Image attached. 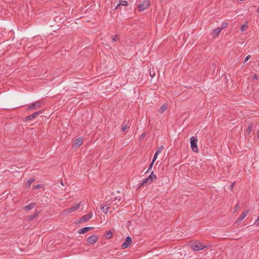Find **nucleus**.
I'll return each instance as SVG.
<instances>
[{
	"instance_id": "34",
	"label": "nucleus",
	"mask_w": 259,
	"mask_h": 259,
	"mask_svg": "<svg viewBox=\"0 0 259 259\" xmlns=\"http://www.w3.org/2000/svg\"><path fill=\"white\" fill-rule=\"evenodd\" d=\"M255 224L257 225V226H259V215H258V217H257L256 221H255Z\"/></svg>"
},
{
	"instance_id": "12",
	"label": "nucleus",
	"mask_w": 259,
	"mask_h": 259,
	"mask_svg": "<svg viewBox=\"0 0 259 259\" xmlns=\"http://www.w3.org/2000/svg\"><path fill=\"white\" fill-rule=\"evenodd\" d=\"M92 229H93V228H92V227H84V228H81V229L78 230V233L80 234H84Z\"/></svg>"
},
{
	"instance_id": "38",
	"label": "nucleus",
	"mask_w": 259,
	"mask_h": 259,
	"mask_svg": "<svg viewBox=\"0 0 259 259\" xmlns=\"http://www.w3.org/2000/svg\"><path fill=\"white\" fill-rule=\"evenodd\" d=\"M239 208V205H236L235 207H234V210L235 211H237V209H238Z\"/></svg>"
},
{
	"instance_id": "3",
	"label": "nucleus",
	"mask_w": 259,
	"mask_h": 259,
	"mask_svg": "<svg viewBox=\"0 0 259 259\" xmlns=\"http://www.w3.org/2000/svg\"><path fill=\"white\" fill-rule=\"evenodd\" d=\"M198 140L197 138L192 137L190 138V144L192 150L194 152H198L199 149L197 146Z\"/></svg>"
},
{
	"instance_id": "4",
	"label": "nucleus",
	"mask_w": 259,
	"mask_h": 259,
	"mask_svg": "<svg viewBox=\"0 0 259 259\" xmlns=\"http://www.w3.org/2000/svg\"><path fill=\"white\" fill-rule=\"evenodd\" d=\"M81 205V202L66 209L63 210V214H67L77 210Z\"/></svg>"
},
{
	"instance_id": "8",
	"label": "nucleus",
	"mask_w": 259,
	"mask_h": 259,
	"mask_svg": "<svg viewBox=\"0 0 259 259\" xmlns=\"http://www.w3.org/2000/svg\"><path fill=\"white\" fill-rule=\"evenodd\" d=\"M98 236L94 234L88 238L87 241L90 244H94L98 240Z\"/></svg>"
},
{
	"instance_id": "17",
	"label": "nucleus",
	"mask_w": 259,
	"mask_h": 259,
	"mask_svg": "<svg viewBox=\"0 0 259 259\" xmlns=\"http://www.w3.org/2000/svg\"><path fill=\"white\" fill-rule=\"evenodd\" d=\"M38 213H39V212L36 211L34 214L30 215L29 216H28V221H32L34 219H35L38 215Z\"/></svg>"
},
{
	"instance_id": "22",
	"label": "nucleus",
	"mask_w": 259,
	"mask_h": 259,
	"mask_svg": "<svg viewBox=\"0 0 259 259\" xmlns=\"http://www.w3.org/2000/svg\"><path fill=\"white\" fill-rule=\"evenodd\" d=\"M252 125L251 124H250L248 127H247V128L246 130V132L249 135L250 134V133L252 131Z\"/></svg>"
},
{
	"instance_id": "15",
	"label": "nucleus",
	"mask_w": 259,
	"mask_h": 259,
	"mask_svg": "<svg viewBox=\"0 0 259 259\" xmlns=\"http://www.w3.org/2000/svg\"><path fill=\"white\" fill-rule=\"evenodd\" d=\"M83 139L81 138H78L74 140V145L75 146H79L82 143Z\"/></svg>"
},
{
	"instance_id": "36",
	"label": "nucleus",
	"mask_w": 259,
	"mask_h": 259,
	"mask_svg": "<svg viewBox=\"0 0 259 259\" xmlns=\"http://www.w3.org/2000/svg\"><path fill=\"white\" fill-rule=\"evenodd\" d=\"M150 75L151 76V77H154L155 75V73L154 72L153 73H152L151 72H150Z\"/></svg>"
},
{
	"instance_id": "29",
	"label": "nucleus",
	"mask_w": 259,
	"mask_h": 259,
	"mask_svg": "<svg viewBox=\"0 0 259 259\" xmlns=\"http://www.w3.org/2000/svg\"><path fill=\"white\" fill-rule=\"evenodd\" d=\"M42 187H41V185H34L33 186V188L34 189H40Z\"/></svg>"
},
{
	"instance_id": "33",
	"label": "nucleus",
	"mask_w": 259,
	"mask_h": 259,
	"mask_svg": "<svg viewBox=\"0 0 259 259\" xmlns=\"http://www.w3.org/2000/svg\"><path fill=\"white\" fill-rule=\"evenodd\" d=\"M146 136V133H143L140 136V139H143Z\"/></svg>"
},
{
	"instance_id": "32",
	"label": "nucleus",
	"mask_w": 259,
	"mask_h": 259,
	"mask_svg": "<svg viewBox=\"0 0 259 259\" xmlns=\"http://www.w3.org/2000/svg\"><path fill=\"white\" fill-rule=\"evenodd\" d=\"M250 58H251V56L250 55H247L246 57V58H245V59L244 60V62L245 63V62H247Z\"/></svg>"
},
{
	"instance_id": "37",
	"label": "nucleus",
	"mask_w": 259,
	"mask_h": 259,
	"mask_svg": "<svg viewBox=\"0 0 259 259\" xmlns=\"http://www.w3.org/2000/svg\"><path fill=\"white\" fill-rule=\"evenodd\" d=\"M234 186V183H233L230 186V189L231 190H232Z\"/></svg>"
},
{
	"instance_id": "23",
	"label": "nucleus",
	"mask_w": 259,
	"mask_h": 259,
	"mask_svg": "<svg viewBox=\"0 0 259 259\" xmlns=\"http://www.w3.org/2000/svg\"><path fill=\"white\" fill-rule=\"evenodd\" d=\"M158 154H159V151H156V152L155 153V154L154 155V156H153V160L152 161L153 162H155V161L156 160V159L157 158V156L158 155Z\"/></svg>"
},
{
	"instance_id": "2",
	"label": "nucleus",
	"mask_w": 259,
	"mask_h": 259,
	"mask_svg": "<svg viewBox=\"0 0 259 259\" xmlns=\"http://www.w3.org/2000/svg\"><path fill=\"white\" fill-rule=\"evenodd\" d=\"M156 179V176L153 172L146 178L140 184V186L144 185L145 184H150L154 180Z\"/></svg>"
},
{
	"instance_id": "1",
	"label": "nucleus",
	"mask_w": 259,
	"mask_h": 259,
	"mask_svg": "<svg viewBox=\"0 0 259 259\" xmlns=\"http://www.w3.org/2000/svg\"><path fill=\"white\" fill-rule=\"evenodd\" d=\"M190 247L194 251H199L206 248L207 246L203 245L200 242L197 241L191 243L190 244Z\"/></svg>"
},
{
	"instance_id": "7",
	"label": "nucleus",
	"mask_w": 259,
	"mask_h": 259,
	"mask_svg": "<svg viewBox=\"0 0 259 259\" xmlns=\"http://www.w3.org/2000/svg\"><path fill=\"white\" fill-rule=\"evenodd\" d=\"M92 217V212H91L89 214H85L78 221V223L85 222L89 220Z\"/></svg>"
},
{
	"instance_id": "5",
	"label": "nucleus",
	"mask_w": 259,
	"mask_h": 259,
	"mask_svg": "<svg viewBox=\"0 0 259 259\" xmlns=\"http://www.w3.org/2000/svg\"><path fill=\"white\" fill-rule=\"evenodd\" d=\"M150 6V1L149 0H144L138 7V10L139 11H143L148 8Z\"/></svg>"
},
{
	"instance_id": "31",
	"label": "nucleus",
	"mask_w": 259,
	"mask_h": 259,
	"mask_svg": "<svg viewBox=\"0 0 259 259\" xmlns=\"http://www.w3.org/2000/svg\"><path fill=\"white\" fill-rule=\"evenodd\" d=\"M153 164H154V162H153L152 161L151 163H150V164L149 166V168H148V169L147 170V172H148L150 169H151L152 168Z\"/></svg>"
},
{
	"instance_id": "40",
	"label": "nucleus",
	"mask_w": 259,
	"mask_h": 259,
	"mask_svg": "<svg viewBox=\"0 0 259 259\" xmlns=\"http://www.w3.org/2000/svg\"><path fill=\"white\" fill-rule=\"evenodd\" d=\"M257 138L259 139V131L257 132Z\"/></svg>"
},
{
	"instance_id": "25",
	"label": "nucleus",
	"mask_w": 259,
	"mask_h": 259,
	"mask_svg": "<svg viewBox=\"0 0 259 259\" xmlns=\"http://www.w3.org/2000/svg\"><path fill=\"white\" fill-rule=\"evenodd\" d=\"M112 234L111 231H109L107 232L106 235V236L107 237V238H110L112 237Z\"/></svg>"
},
{
	"instance_id": "14",
	"label": "nucleus",
	"mask_w": 259,
	"mask_h": 259,
	"mask_svg": "<svg viewBox=\"0 0 259 259\" xmlns=\"http://www.w3.org/2000/svg\"><path fill=\"white\" fill-rule=\"evenodd\" d=\"M35 205V203H31L23 207V209H24V210H25L26 211H28L29 210L33 209Z\"/></svg>"
},
{
	"instance_id": "39",
	"label": "nucleus",
	"mask_w": 259,
	"mask_h": 259,
	"mask_svg": "<svg viewBox=\"0 0 259 259\" xmlns=\"http://www.w3.org/2000/svg\"><path fill=\"white\" fill-rule=\"evenodd\" d=\"M256 12H257V13H259V6H258V8H257V10H256Z\"/></svg>"
},
{
	"instance_id": "11",
	"label": "nucleus",
	"mask_w": 259,
	"mask_h": 259,
	"mask_svg": "<svg viewBox=\"0 0 259 259\" xmlns=\"http://www.w3.org/2000/svg\"><path fill=\"white\" fill-rule=\"evenodd\" d=\"M248 213V210L243 211L238 219L236 223H240L242 222L244 219L247 216Z\"/></svg>"
},
{
	"instance_id": "19",
	"label": "nucleus",
	"mask_w": 259,
	"mask_h": 259,
	"mask_svg": "<svg viewBox=\"0 0 259 259\" xmlns=\"http://www.w3.org/2000/svg\"><path fill=\"white\" fill-rule=\"evenodd\" d=\"M109 207L107 205H105L101 207V209L105 213H107L109 210Z\"/></svg>"
},
{
	"instance_id": "24",
	"label": "nucleus",
	"mask_w": 259,
	"mask_h": 259,
	"mask_svg": "<svg viewBox=\"0 0 259 259\" xmlns=\"http://www.w3.org/2000/svg\"><path fill=\"white\" fill-rule=\"evenodd\" d=\"M247 28V26L246 24H243L241 26L240 30L243 32L245 31Z\"/></svg>"
},
{
	"instance_id": "30",
	"label": "nucleus",
	"mask_w": 259,
	"mask_h": 259,
	"mask_svg": "<svg viewBox=\"0 0 259 259\" xmlns=\"http://www.w3.org/2000/svg\"><path fill=\"white\" fill-rule=\"evenodd\" d=\"M164 149V147L163 146H161L160 147H159L156 151H159V154L161 153V151Z\"/></svg>"
},
{
	"instance_id": "9",
	"label": "nucleus",
	"mask_w": 259,
	"mask_h": 259,
	"mask_svg": "<svg viewBox=\"0 0 259 259\" xmlns=\"http://www.w3.org/2000/svg\"><path fill=\"white\" fill-rule=\"evenodd\" d=\"M41 105V101H37L34 103H32L30 104L28 109L30 110L35 109H37V108L39 107Z\"/></svg>"
},
{
	"instance_id": "18",
	"label": "nucleus",
	"mask_w": 259,
	"mask_h": 259,
	"mask_svg": "<svg viewBox=\"0 0 259 259\" xmlns=\"http://www.w3.org/2000/svg\"><path fill=\"white\" fill-rule=\"evenodd\" d=\"M167 109V105L165 104H163L160 108L159 112L161 113H163Z\"/></svg>"
},
{
	"instance_id": "10",
	"label": "nucleus",
	"mask_w": 259,
	"mask_h": 259,
	"mask_svg": "<svg viewBox=\"0 0 259 259\" xmlns=\"http://www.w3.org/2000/svg\"><path fill=\"white\" fill-rule=\"evenodd\" d=\"M41 113H42L41 111L35 112V113H33L32 114H31L28 116H27L25 119L26 120H32L33 119L36 118Z\"/></svg>"
},
{
	"instance_id": "27",
	"label": "nucleus",
	"mask_w": 259,
	"mask_h": 259,
	"mask_svg": "<svg viewBox=\"0 0 259 259\" xmlns=\"http://www.w3.org/2000/svg\"><path fill=\"white\" fill-rule=\"evenodd\" d=\"M118 37L119 36L118 35H114L112 38V41L113 42L117 41L118 39Z\"/></svg>"
},
{
	"instance_id": "6",
	"label": "nucleus",
	"mask_w": 259,
	"mask_h": 259,
	"mask_svg": "<svg viewBox=\"0 0 259 259\" xmlns=\"http://www.w3.org/2000/svg\"><path fill=\"white\" fill-rule=\"evenodd\" d=\"M132 243V239L130 237H127L125 241L121 245L122 249H125L128 247Z\"/></svg>"
},
{
	"instance_id": "26",
	"label": "nucleus",
	"mask_w": 259,
	"mask_h": 259,
	"mask_svg": "<svg viewBox=\"0 0 259 259\" xmlns=\"http://www.w3.org/2000/svg\"><path fill=\"white\" fill-rule=\"evenodd\" d=\"M227 26H228V23L224 22L222 24V26L219 28H221V30H222L224 28L227 27Z\"/></svg>"
},
{
	"instance_id": "35",
	"label": "nucleus",
	"mask_w": 259,
	"mask_h": 259,
	"mask_svg": "<svg viewBox=\"0 0 259 259\" xmlns=\"http://www.w3.org/2000/svg\"><path fill=\"white\" fill-rule=\"evenodd\" d=\"M253 79H257V76L256 74H254L252 76Z\"/></svg>"
},
{
	"instance_id": "21",
	"label": "nucleus",
	"mask_w": 259,
	"mask_h": 259,
	"mask_svg": "<svg viewBox=\"0 0 259 259\" xmlns=\"http://www.w3.org/2000/svg\"><path fill=\"white\" fill-rule=\"evenodd\" d=\"M111 202H119L120 201V197L119 196H116L114 198H111Z\"/></svg>"
},
{
	"instance_id": "20",
	"label": "nucleus",
	"mask_w": 259,
	"mask_h": 259,
	"mask_svg": "<svg viewBox=\"0 0 259 259\" xmlns=\"http://www.w3.org/2000/svg\"><path fill=\"white\" fill-rule=\"evenodd\" d=\"M34 181L35 180L33 178L29 179L26 183V186L29 187Z\"/></svg>"
},
{
	"instance_id": "13",
	"label": "nucleus",
	"mask_w": 259,
	"mask_h": 259,
	"mask_svg": "<svg viewBox=\"0 0 259 259\" xmlns=\"http://www.w3.org/2000/svg\"><path fill=\"white\" fill-rule=\"evenodd\" d=\"M221 31V28H220L219 27L214 29L212 32L213 37H217L220 34Z\"/></svg>"
},
{
	"instance_id": "16",
	"label": "nucleus",
	"mask_w": 259,
	"mask_h": 259,
	"mask_svg": "<svg viewBox=\"0 0 259 259\" xmlns=\"http://www.w3.org/2000/svg\"><path fill=\"white\" fill-rule=\"evenodd\" d=\"M127 5V2L125 1L120 0L119 4L117 5V6L115 8V10L117 9V8L120 6H126Z\"/></svg>"
},
{
	"instance_id": "28",
	"label": "nucleus",
	"mask_w": 259,
	"mask_h": 259,
	"mask_svg": "<svg viewBox=\"0 0 259 259\" xmlns=\"http://www.w3.org/2000/svg\"><path fill=\"white\" fill-rule=\"evenodd\" d=\"M129 127L127 126L126 125L123 126L122 128H121V131L122 132H124L126 130H127V128H128Z\"/></svg>"
}]
</instances>
